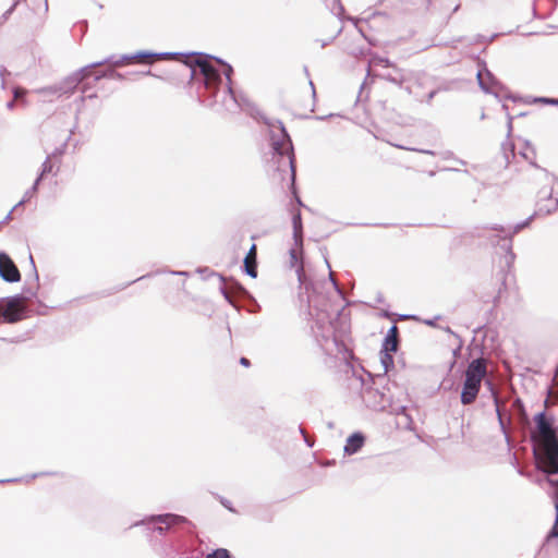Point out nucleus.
<instances>
[{"instance_id": "obj_1", "label": "nucleus", "mask_w": 558, "mask_h": 558, "mask_svg": "<svg viewBox=\"0 0 558 558\" xmlns=\"http://www.w3.org/2000/svg\"><path fill=\"white\" fill-rule=\"evenodd\" d=\"M537 430L541 436L538 448L534 449L537 466L547 474L548 483L553 487L551 497L556 510L555 526L547 535L546 541L536 554L535 558H558V437L553 427V420L545 412L535 415Z\"/></svg>"}, {"instance_id": "obj_2", "label": "nucleus", "mask_w": 558, "mask_h": 558, "mask_svg": "<svg viewBox=\"0 0 558 558\" xmlns=\"http://www.w3.org/2000/svg\"><path fill=\"white\" fill-rule=\"evenodd\" d=\"M270 128V142L276 159L277 171L280 174H287L292 193L296 195L295 191V166H294V151L292 141L281 121H276L269 124ZM299 205H303L301 199L295 196Z\"/></svg>"}, {"instance_id": "obj_3", "label": "nucleus", "mask_w": 558, "mask_h": 558, "mask_svg": "<svg viewBox=\"0 0 558 558\" xmlns=\"http://www.w3.org/2000/svg\"><path fill=\"white\" fill-rule=\"evenodd\" d=\"M185 64L189 68L191 77L201 75L204 88L210 93L211 104L218 102L219 88L222 85L221 71L210 61L211 57L203 53L185 54Z\"/></svg>"}, {"instance_id": "obj_4", "label": "nucleus", "mask_w": 558, "mask_h": 558, "mask_svg": "<svg viewBox=\"0 0 558 558\" xmlns=\"http://www.w3.org/2000/svg\"><path fill=\"white\" fill-rule=\"evenodd\" d=\"M532 218H533V216H530L527 219H525L522 222L517 223L513 227L505 228L502 226L495 225L490 228L492 230L504 234V235H500V234L496 235L497 239L496 240L492 239V243L495 244V243H499V241H502L501 248H504L506 252L505 263L508 267H510L515 259V254L512 251V236L514 234H517L518 232H520L523 228L527 227L529 223L531 222Z\"/></svg>"}, {"instance_id": "obj_5", "label": "nucleus", "mask_w": 558, "mask_h": 558, "mask_svg": "<svg viewBox=\"0 0 558 558\" xmlns=\"http://www.w3.org/2000/svg\"><path fill=\"white\" fill-rule=\"evenodd\" d=\"M111 60H112V58H106L101 61L93 62L86 66H83L78 71L73 72L72 74L66 76L60 84H58V88H54L53 93H58V97L63 94L72 93L77 87V85L86 76L89 75L90 69L104 65L105 63H108Z\"/></svg>"}, {"instance_id": "obj_6", "label": "nucleus", "mask_w": 558, "mask_h": 558, "mask_svg": "<svg viewBox=\"0 0 558 558\" xmlns=\"http://www.w3.org/2000/svg\"><path fill=\"white\" fill-rule=\"evenodd\" d=\"M546 180L550 183V186H544L538 192L539 202L545 201L546 204L544 206L539 205V211H545L546 214H550L556 210L558 207V180L549 173L546 169H542Z\"/></svg>"}, {"instance_id": "obj_7", "label": "nucleus", "mask_w": 558, "mask_h": 558, "mask_svg": "<svg viewBox=\"0 0 558 558\" xmlns=\"http://www.w3.org/2000/svg\"><path fill=\"white\" fill-rule=\"evenodd\" d=\"M215 60L221 64V66L223 68V74L226 76V84L225 89L222 92L221 104L228 111H235L238 108H240L241 104L231 86V74L233 72V69L230 64L226 63L219 58H215Z\"/></svg>"}, {"instance_id": "obj_8", "label": "nucleus", "mask_w": 558, "mask_h": 558, "mask_svg": "<svg viewBox=\"0 0 558 558\" xmlns=\"http://www.w3.org/2000/svg\"><path fill=\"white\" fill-rule=\"evenodd\" d=\"M179 56H182V54L177 53V52L154 53V52H148V51H138L134 54H124L119 58H117L116 56H111L110 58H112V60L109 61L108 63H111L113 66H120L124 62H129V61H133V60H137L140 62H151L154 59L175 58Z\"/></svg>"}, {"instance_id": "obj_9", "label": "nucleus", "mask_w": 558, "mask_h": 558, "mask_svg": "<svg viewBox=\"0 0 558 558\" xmlns=\"http://www.w3.org/2000/svg\"><path fill=\"white\" fill-rule=\"evenodd\" d=\"M186 522V519L182 515L173 513H165L158 515H151L148 519L142 521V523L151 525L155 531L162 534L170 526Z\"/></svg>"}, {"instance_id": "obj_10", "label": "nucleus", "mask_w": 558, "mask_h": 558, "mask_svg": "<svg viewBox=\"0 0 558 558\" xmlns=\"http://www.w3.org/2000/svg\"><path fill=\"white\" fill-rule=\"evenodd\" d=\"M367 407L375 411H383L391 403V397L377 388H368L363 393Z\"/></svg>"}, {"instance_id": "obj_11", "label": "nucleus", "mask_w": 558, "mask_h": 558, "mask_svg": "<svg viewBox=\"0 0 558 558\" xmlns=\"http://www.w3.org/2000/svg\"><path fill=\"white\" fill-rule=\"evenodd\" d=\"M23 296L16 295L13 296L2 310L1 315L3 320L7 323H16L23 318L22 301Z\"/></svg>"}, {"instance_id": "obj_12", "label": "nucleus", "mask_w": 558, "mask_h": 558, "mask_svg": "<svg viewBox=\"0 0 558 558\" xmlns=\"http://www.w3.org/2000/svg\"><path fill=\"white\" fill-rule=\"evenodd\" d=\"M0 277L7 282H17L21 279L20 271L15 264L2 252L0 253Z\"/></svg>"}, {"instance_id": "obj_13", "label": "nucleus", "mask_w": 558, "mask_h": 558, "mask_svg": "<svg viewBox=\"0 0 558 558\" xmlns=\"http://www.w3.org/2000/svg\"><path fill=\"white\" fill-rule=\"evenodd\" d=\"M481 388V381L465 378L461 391V403L464 405L471 404L475 401Z\"/></svg>"}, {"instance_id": "obj_14", "label": "nucleus", "mask_w": 558, "mask_h": 558, "mask_svg": "<svg viewBox=\"0 0 558 558\" xmlns=\"http://www.w3.org/2000/svg\"><path fill=\"white\" fill-rule=\"evenodd\" d=\"M477 82L481 89L485 93L496 94L495 88L499 85L494 75L487 69L478 70Z\"/></svg>"}, {"instance_id": "obj_15", "label": "nucleus", "mask_w": 558, "mask_h": 558, "mask_svg": "<svg viewBox=\"0 0 558 558\" xmlns=\"http://www.w3.org/2000/svg\"><path fill=\"white\" fill-rule=\"evenodd\" d=\"M486 375V362L483 359L473 360L465 372V378L477 380L482 383V379Z\"/></svg>"}, {"instance_id": "obj_16", "label": "nucleus", "mask_w": 558, "mask_h": 558, "mask_svg": "<svg viewBox=\"0 0 558 558\" xmlns=\"http://www.w3.org/2000/svg\"><path fill=\"white\" fill-rule=\"evenodd\" d=\"M307 310H308V316L312 318L314 316H317L318 323H325V320L328 318L326 315V308L325 305H320L317 302V298L314 294L307 295Z\"/></svg>"}, {"instance_id": "obj_17", "label": "nucleus", "mask_w": 558, "mask_h": 558, "mask_svg": "<svg viewBox=\"0 0 558 558\" xmlns=\"http://www.w3.org/2000/svg\"><path fill=\"white\" fill-rule=\"evenodd\" d=\"M245 272L252 277H257L256 245L253 244L244 258Z\"/></svg>"}, {"instance_id": "obj_18", "label": "nucleus", "mask_w": 558, "mask_h": 558, "mask_svg": "<svg viewBox=\"0 0 558 558\" xmlns=\"http://www.w3.org/2000/svg\"><path fill=\"white\" fill-rule=\"evenodd\" d=\"M398 348V327L396 325H392L386 337L383 344V351L387 352H396Z\"/></svg>"}, {"instance_id": "obj_19", "label": "nucleus", "mask_w": 558, "mask_h": 558, "mask_svg": "<svg viewBox=\"0 0 558 558\" xmlns=\"http://www.w3.org/2000/svg\"><path fill=\"white\" fill-rule=\"evenodd\" d=\"M363 444V435L361 433H354L347 439L344 452L348 454H354L362 448Z\"/></svg>"}, {"instance_id": "obj_20", "label": "nucleus", "mask_w": 558, "mask_h": 558, "mask_svg": "<svg viewBox=\"0 0 558 558\" xmlns=\"http://www.w3.org/2000/svg\"><path fill=\"white\" fill-rule=\"evenodd\" d=\"M293 236L296 245H302V218L300 210L292 215Z\"/></svg>"}, {"instance_id": "obj_21", "label": "nucleus", "mask_w": 558, "mask_h": 558, "mask_svg": "<svg viewBox=\"0 0 558 558\" xmlns=\"http://www.w3.org/2000/svg\"><path fill=\"white\" fill-rule=\"evenodd\" d=\"M392 68H393L392 72L383 74L381 77L390 83L398 85L399 87H402L403 83L405 82V76H404L402 70L396 68L395 65Z\"/></svg>"}, {"instance_id": "obj_22", "label": "nucleus", "mask_w": 558, "mask_h": 558, "mask_svg": "<svg viewBox=\"0 0 558 558\" xmlns=\"http://www.w3.org/2000/svg\"><path fill=\"white\" fill-rule=\"evenodd\" d=\"M109 65H111L110 68H108L107 70L102 71V72H99L95 75V81L98 82L100 81L101 78H113V80H121L122 78V74L117 72L114 70L116 66H113L111 63H108Z\"/></svg>"}, {"instance_id": "obj_23", "label": "nucleus", "mask_w": 558, "mask_h": 558, "mask_svg": "<svg viewBox=\"0 0 558 558\" xmlns=\"http://www.w3.org/2000/svg\"><path fill=\"white\" fill-rule=\"evenodd\" d=\"M522 155V157L527 160L530 162L531 166L535 167L536 169L541 170L543 168H541L538 165L535 163L534 159H535V149L531 146L530 143H525V148L523 151L520 153Z\"/></svg>"}, {"instance_id": "obj_24", "label": "nucleus", "mask_w": 558, "mask_h": 558, "mask_svg": "<svg viewBox=\"0 0 558 558\" xmlns=\"http://www.w3.org/2000/svg\"><path fill=\"white\" fill-rule=\"evenodd\" d=\"M40 181H41V175H38L34 182V184L24 193L23 198L14 206V208H17L19 206L28 202L34 196V194L38 190V185H39Z\"/></svg>"}, {"instance_id": "obj_25", "label": "nucleus", "mask_w": 558, "mask_h": 558, "mask_svg": "<svg viewBox=\"0 0 558 558\" xmlns=\"http://www.w3.org/2000/svg\"><path fill=\"white\" fill-rule=\"evenodd\" d=\"M501 150L504 157L506 159V165L508 166L510 162V157H514V144L508 138L501 144Z\"/></svg>"}, {"instance_id": "obj_26", "label": "nucleus", "mask_w": 558, "mask_h": 558, "mask_svg": "<svg viewBox=\"0 0 558 558\" xmlns=\"http://www.w3.org/2000/svg\"><path fill=\"white\" fill-rule=\"evenodd\" d=\"M492 397L494 399V403H495V408H496V414H497V417H498L500 429L504 432L505 435H507L506 426H505L504 418H502V414L500 412L499 398H498L497 392L494 389H492Z\"/></svg>"}, {"instance_id": "obj_27", "label": "nucleus", "mask_w": 558, "mask_h": 558, "mask_svg": "<svg viewBox=\"0 0 558 558\" xmlns=\"http://www.w3.org/2000/svg\"><path fill=\"white\" fill-rule=\"evenodd\" d=\"M371 66H384V68H390L393 66V64L390 62L389 59L380 57V56H373L369 60Z\"/></svg>"}, {"instance_id": "obj_28", "label": "nucleus", "mask_w": 558, "mask_h": 558, "mask_svg": "<svg viewBox=\"0 0 558 558\" xmlns=\"http://www.w3.org/2000/svg\"><path fill=\"white\" fill-rule=\"evenodd\" d=\"M380 353H381V356H380L381 364L384 365L385 372H387L389 369V367H391L393 365V359H392L390 352L381 351Z\"/></svg>"}, {"instance_id": "obj_29", "label": "nucleus", "mask_w": 558, "mask_h": 558, "mask_svg": "<svg viewBox=\"0 0 558 558\" xmlns=\"http://www.w3.org/2000/svg\"><path fill=\"white\" fill-rule=\"evenodd\" d=\"M391 145L397 147V148L404 149V150L418 151V153H423V154H427V155H433V156L436 155V151L429 150V149H420V148L408 147V146H403V145H399V144H391Z\"/></svg>"}, {"instance_id": "obj_30", "label": "nucleus", "mask_w": 558, "mask_h": 558, "mask_svg": "<svg viewBox=\"0 0 558 558\" xmlns=\"http://www.w3.org/2000/svg\"><path fill=\"white\" fill-rule=\"evenodd\" d=\"M51 171H52V163L50 161V156H47L46 160L43 163V169H41V172L39 175H41V178H43L45 174L50 173Z\"/></svg>"}, {"instance_id": "obj_31", "label": "nucleus", "mask_w": 558, "mask_h": 558, "mask_svg": "<svg viewBox=\"0 0 558 558\" xmlns=\"http://www.w3.org/2000/svg\"><path fill=\"white\" fill-rule=\"evenodd\" d=\"M54 88H58V85L49 86V87H44V88L38 89L37 92L39 94H44V95L49 94V95H57L58 96V93H53Z\"/></svg>"}, {"instance_id": "obj_32", "label": "nucleus", "mask_w": 558, "mask_h": 558, "mask_svg": "<svg viewBox=\"0 0 558 558\" xmlns=\"http://www.w3.org/2000/svg\"><path fill=\"white\" fill-rule=\"evenodd\" d=\"M10 75V72L7 70V68L1 66L0 69V76H1V86L2 88L5 87V76Z\"/></svg>"}, {"instance_id": "obj_33", "label": "nucleus", "mask_w": 558, "mask_h": 558, "mask_svg": "<svg viewBox=\"0 0 558 558\" xmlns=\"http://www.w3.org/2000/svg\"><path fill=\"white\" fill-rule=\"evenodd\" d=\"M25 93H26V90H25V89H23V88H21V87H15V88L13 89V96H14V98H13V99H14V100H16V99H19V98L23 97V96L25 95Z\"/></svg>"}, {"instance_id": "obj_34", "label": "nucleus", "mask_w": 558, "mask_h": 558, "mask_svg": "<svg viewBox=\"0 0 558 558\" xmlns=\"http://www.w3.org/2000/svg\"><path fill=\"white\" fill-rule=\"evenodd\" d=\"M513 407L515 410H518L520 413L524 414V404L521 399H515L513 402Z\"/></svg>"}, {"instance_id": "obj_35", "label": "nucleus", "mask_w": 558, "mask_h": 558, "mask_svg": "<svg viewBox=\"0 0 558 558\" xmlns=\"http://www.w3.org/2000/svg\"><path fill=\"white\" fill-rule=\"evenodd\" d=\"M329 279L332 282V286H333L335 290L338 292V294H342V291H341L340 287L338 286L337 281L335 280L332 272L329 274Z\"/></svg>"}, {"instance_id": "obj_36", "label": "nucleus", "mask_w": 558, "mask_h": 558, "mask_svg": "<svg viewBox=\"0 0 558 558\" xmlns=\"http://www.w3.org/2000/svg\"><path fill=\"white\" fill-rule=\"evenodd\" d=\"M299 430H300V433L303 435V437H304V440H305L306 445H307L308 447H311V448H312V447L314 446V442H312V441L308 439V437H307V436H306V434H305V430H304L302 427H299Z\"/></svg>"}, {"instance_id": "obj_37", "label": "nucleus", "mask_w": 558, "mask_h": 558, "mask_svg": "<svg viewBox=\"0 0 558 558\" xmlns=\"http://www.w3.org/2000/svg\"><path fill=\"white\" fill-rule=\"evenodd\" d=\"M290 258H291V265L294 266L298 262L296 252L294 248L290 250Z\"/></svg>"}, {"instance_id": "obj_38", "label": "nucleus", "mask_w": 558, "mask_h": 558, "mask_svg": "<svg viewBox=\"0 0 558 558\" xmlns=\"http://www.w3.org/2000/svg\"><path fill=\"white\" fill-rule=\"evenodd\" d=\"M512 120H513V118L509 116L508 117V125H507L508 126V134H507L508 138L510 137L511 132H512Z\"/></svg>"}, {"instance_id": "obj_39", "label": "nucleus", "mask_w": 558, "mask_h": 558, "mask_svg": "<svg viewBox=\"0 0 558 558\" xmlns=\"http://www.w3.org/2000/svg\"><path fill=\"white\" fill-rule=\"evenodd\" d=\"M303 271H304V269H303V265L301 264V265H299V267L296 268V274H298V277H299V280L301 281V283H303V281H302V275H303Z\"/></svg>"}, {"instance_id": "obj_40", "label": "nucleus", "mask_w": 558, "mask_h": 558, "mask_svg": "<svg viewBox=\"0 0 558 558\" xmlns=\"http://www.w3.org/2000/svg\"><path fill=\"white\" fill-rule=\"evenodd\" d=\"M29 260H31V264H32L34 272H35V279L38 280V272L36 270V266H35V263H34V259H33L32 255H29Z\"/></svg>"}, {"instance_id": "obj_41", "label": "nucleus", "mask_w": 558, "mask_h": 558, "mask_svg": "<svg viewBox=\"0 0 558 558\" xmlns=\"http://www.w3.org/2000/svg\"><path fill=\"white\" fill-rule=\"evenodd\" d=\"M240 363H241V365L246 366V367L250 366V364H251L250 360L246 357H241Z\"/></svg>"}, {"instance_id": "obj_42", "label": "nucleus", "mask_w": 558, "mask_h": 558, "mask_svg": "<svg viewBox=\"0 0 558 558\" xmlns=\"http://www.w3.org/2000/svg\"><path fill=\"white\" fill-rule=\"evenodd\" d=\"M555 99L556 98H545V97H542V98H538L537 100L541 101V102L550 105V100H555Z\"/></svg>"}, {"instance_id": "obj_43", "label": "nucleus", "mask_w": 558, "mask_h": 558, "mask_svg": "<svg viewBox=\"0 0 558 558\" xmlns=\"http://www.w3.org/2000/svg\"><path fill=\"white\" fill-rule=\"evenodd\" d=\"M14 106H15V100H14V99L10 100V101L7 104V108H8V109H13V108H14Z\"/></svg>"}, {"instance_id": "obj_44", "label": "nucleus", "mask_w": 558, "mask_h": 558, "mask_svg": "<svg viewBox=\"0 0 558 558\" xmlns=\"http://www.w3.org/2000/svg\"><path fill=\"white\" fill-rule=\"evenodd\" d=\"M435 94H436V90H432V92H429V94H428V96H427V101H428V102L434 98Z\"/></svg>"}, {"instance_id": "obj_45", "label": "nucleus", "mask_w": 558, "mask_h": 558, "mask_svg": "<svg viewBox=\"0 0 558 558\" xmlns=\"http://www.w3.org/2000/svg\"><path fill=\"white\" fill-rule=\"evenodd\" d=\"M14 209H15V208L13 207V209H12V210H11V211L5 216V218H4V220H3V222H5V221H8V220H10V219H11V215H12V213H13V210H14Z\"/></svg>"}, {"instance_id": "obj_46", "label": "nucleus", "mask_w": 558, "mask_h": 558, "mask_svg": "<svg viewBox=\"0 0 558 558\" xmlns=\"http://www.w3.org/2000/svg\"><path fill=\"white\" fill-rule=\"evenodd\" d=\"M19 481L17 478H12V480H0V484L2 483H10V482H16Z\"/></svg>"}, {"instance_id": "obj_47", "label": "nucleus", "mask_w": 558, "mask_h": 558, "mask_svg": "<svg viewBox=\"0 0 558 558\" xmlns=\"http://www.w3.org/2000/svg\"><path fill=\"white\" fill-rule=\"evenodd\" d=\"M425 324H426V325H429V326H435V322H434V320H432V319H427V320H425Z\"/></svg>"}, {"instance_id": "obj_48", "label": "nucleus", "mask_w": 558, "mask_h": 558, "mask_svg": "<svg viewBox=\"0 0 558 558\" xmlns=\"http://www.w3.org/2000/svg\"><path fill=\"white\" fill-rule=\"evenodd\" d=\"M310 85L312 87V93H313V96H315V88H314V84L312 81H310Z\"/></svg>"}, {"instance_id": "obj_49", "label": "nucleus", "mask_w": 558, "mask_h": 558, "mask_svg": "<svg viewBox=\"0 0 558 558\" xmlns=\"http://www.w3.org/2000/svg\"><path fill=\"white\" fill-rule=\"evenodd\" d=\"M550 105L558 106V98H556L555 100H550Z\"/></svg>"}, {"instance_id": "obj_50", "label": "nucleus", "mask_w": 558, "mask_h": 558, "mask_svg": "<svg viewBox=\"0 0 558 558\" xmlns=\"http://www.w3.org/2000/svg\"><path fill=\"white\" fill-rule=\"evenodd\" d=\"M173 275H185L186 272L184 271H172Z\"/></svg>"}, {"instance_id": "obj_51", "label": "nucleus", "mask_w": 558, "mask_h": 558, "mask_svg": "<svg viewBox=\"0 0 558 558\" xmlns=\"http://www.w3.org/2000/svg\"><path fill=\"white\" fill-rule=\"evenodd\" d=\"M446 331L456 336V333L449 327L446 328Z\"/></svg>"}, {"instance_id": "obj_52", "label": "nucleus", "mask_w": 558, "mask_h": 558, "mask_svg": "<svg viewBox=\"0 0 558 558\" xmlns=\"http://www.w3.org/2000/svg\"><path fill=\"white\" fill-rule=\"evenodd\" d=\"M39 475H40V474H33V475H31V476H29V478H31V480H34V478H36V477H37V476H39Z\"/></svg>"}, {"instance_id": "obj_53", "label": "nucleus", "mask_w": 558, "mask_h": 558, "mask_svg": "<svg viewBox=\"0 0 558 558\" xmlns=\"http://www.w3.org/2000/svg\"><path fill=\"white\" fill-rule=\"evenodd\" d=\"M405 89L408 90L409 94H412L411 87L407 86Z\"/></svg>"}, {"instance_id": "obj_54", "label": "nucleus", "mask_w": 558, "mask_h": 558, "mask_svg": "<svg viewBox=\"0 0 558 558\" xmlns=\"http://www.w3.org/2000/svg\"><path fill=\"white\" fill-rule=\"evenodd\" d=\"M555 377H558V365H557V368H556Z\"/></svg>"}]
</instances>
